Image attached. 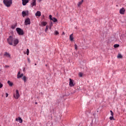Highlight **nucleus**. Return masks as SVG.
I'll return each mask as SVG.
<instances>
[{"mask_svg": "<svg viewBox=\"0 0 126 126\" xmlns=\"http://www.w3.org/2000/svg\"><path fill=\"white\" fill-rule=\"evenodd\" d=\"M63 34L64 35V32H63L62 35Z\"/></svg>", "mask_w": 126, "mask_h": 126, "instance_id": "obj_39", "label": "nucleus"}, {"mask_svg": "<svg viewBox=\"0 0 126 126\" xmlns=\"http://www.w3.org/2000/svg\"><path fill=\"white\" fill-rule=\"evenodd\" d=\"M75 50H77V45L75 44Z\"/></svg>", "mask_w": 126, "mask_h": 126, "instance_id": "obj_31", "label": "nucleus"}, {"mask_svg": "<svg viewBox=\"0 0 126 126\" xmlns=\"http://www.w3.org/2000/svg\"><path fill=\"white\" fill-rule=\"evenodd\" d=\"M7 83L9 85V86H12V85H13V83L10 82V81H8Z\"/></svg>", "mask_w": 126, "mask_h": 126, "instance_id": "obj_18", "label": "nucleus"}, {"mask_svg": "<svg viewBox=\"0 0 126 126\" xmlns=\"http://www.w3.org/2000/svg\"><path fill=\"white\" fill-rule=\"evenodd\" d=\"M76 83L75 82L73 79H70L69 80V85L70 87H73L74 85H75Z\"/></svg>", "mask_w": 126, "mask_h": 126, "instance_id": "obj_4", "label": "nucleus"}, {"mask_svg": "<svg viewBox=\"0 0 126 126\" xmlns=\"http://www.w3.org/2000/svg\"><path fill=\"white\" fill-rule=\"evenodd\" d=\"M3 85L1 83H0V88H2Z\"/></svg>", "mask_w": 126, "mask_h": 126, "instance_id": "obj_28", "label": "nucleus"}, {"mask_svg": "<svg viewBox=\"0 0 126 126\" xmlns=\"http://www.w3.org/2000/svg\"><path fill=\"white\" fill-rule=\"evenodd\" d=\"M2 97H3V94L2 95Z\"/></svg>", "mask_w": 126, "mask_h": 126, "instance_id": "obj_41", "label": "nucleus"}, {"mask_svg": "<svg viewBox=\"0 0 126 126\" xmlns=\"http://www.w3.org/2000/svg\"><path fill=\"white\" fill-rule=\"evenodd\" d=\"M83 2V0H82L81 1H79L78 4L77 5L79 7V6H81V4H82V3Z\"/></svg>", "mask_w": 126, "mask_h": 126, "instance_id": "obj_17", "label": "nucleus"}, {"mask_svg": "<svg viewBox=\"0 0 126 126\" xmlns=\"http://www.w3.org/2000/svg\"><path fill=\"white\" fill-rule=\"evenodd\" d=\"M110 113H111V117H110V120L112 121V120H115L114 119V112L112 110H110Z\"/></svg>", "mask_w": 126, "mask_h": 126, "instance_id": "obj_12", "label": "nucleus"}, {"mask_svg": "<svg viewBox=\"0 0 126 126\" xmlns=\"http://www.w3.org/2000/svg\"><path fill=\"white\" fill-rule=\"evenodd\" d=\"M4 56L5 57H6L7 58H10V57H11L10 54H9V53H7V52H5L4 54Z\"/></svg>", "mask_w": 126, "mask_h": 126, "instance_id": "obj_13", "label": "nucleus"}, {"mask_svg": "<svg viewBox=\"0 0 126 126\" xmlns=\"http://www.w3.org/2000/svg\"><path fill=\"white\" fill-rule=\"evenodd\" d=\"M41 25L43 26H46L47 25V22H41Z\"/></svg>", "mask_w": 126, "mask_h": 126, "instance_id": "obj_20", "label": "nucleus"}, {"mask_svg": "<svg viewBox=\"0 0 126 126\" xmlns=\"http://www.w3.org/2000/svg\"><path fill=\"white\" fill-rule=\"evenodd\" d=\"M16 31L19 35H24V32L23 30H21L20 28H16Z\"/></svg>", "mask_w": 126, "mask_h": 126, "instance_id": "obj_3", "label": "nucleus"}, {"mask_svg": "<svg viewBox=\"0 0 126 126\" xmlns=\"http://www.w3.org/2000/svg\"><path fill=\"white\" fill-rule=\"evenodd\" d=\"M30 19L29 18H28L26 19L25 21V25L27 26V25H30Z\"/></svg>", "mask_w": 126, "mask_h": 126, "instance_id": "obj_5", "label": "nucleus"}, {"mask_svg": "<svg viewBox=\"0 0 126 126\" xmlns=\"http://www.w3.org/2000/svg\"><path fill=\"white\" fill-rule=\"evenodd\" d=\"M14 41V38H13V36L10 35L9 36V37L7 39V42L9 45L10 46H12L13 45V42Z\"/></svg>", "mask_w": 126, "mask_h": 126, "instance_id": "obj_1", "label": "nucleus"}, {"mask_svg": "<svg viewBox=\"0 0 126 126\" xmlns=\"http://www.w3.org/2000/svg\"><path fill=\"white\" fill-rule=\"evenodd\" d=\"M36 0H32V2L31 3L32 7H33V6H36Z\"/></svg>", "mask_w": 126, "mask_h": 126, "instance_id": "obj_10", "label": "nucleus"}, {"mask_svg": "<svg viewBox=\"0 0 126 126\" xmlns=\"http://www.w3.org/2000/svg\"><path fill=\"white\" fill-rule=\"evenodd\" d=\"M23 76V74H21L20 72H18L17 78H21Z\"/></svg>", "mask_w": 126, "mask_h": 126, "instance_id": "obj_14", "label": "nucleus"}, {"mask_svg": "<svg viewBox=\"0 0 126 126\" xmlns=\"http://www.w3.org/2000/svg\"><path fill=\"white\" fill-rule=\"evenodd\" d=\"M36 16H41V12L37 11L35 13Z\"/></svg>", "mask_w": 126, "mask_h": 126, "instance_id": "obj_15", "label": "nucleus"}, {"mask_svg": "<svg viewBox=\"0 0 126 126\" xmlns=\"http://www.w3.org/2000/svg\"><path fill=\"white\" fill-rule=\"evenodd\" d=\"M18 121L20 124H22V119H21V118L19 117Z\"/></svg>", "mask_w": 126, "mask_h": 126, "instance_id": "obj_22", "label": "nucleus"}, {"mask_svg": "<svg viewBox=\"0 0 126 126\" xmlns=\"http://www.w3.org/2000/svg\"><path fill=\"white\" fill-rule=\"evenodd\" d=\"M17 26V24H14L12 25L11 28L12 29H15L16 28V27Z\"/></svg>", "mask_w": 126, "mask_h": 126, "instance_id": "obj_16", "label": "nucleus"}, {"mask_svg": "<svg viewBox=\"0 0 126 126\" xmlns=\"http://www.w3.org/2000/svg\"><path fill=\"white\" fill-rule=\"evenodd\" d=\"M22 16L23 17H25L27 15H28L29 14V11H23L22 12Z\"/></svg>", "mask_w": 126, "mask_h": 126, "instance_id": "obj_6", "label": "nucleus"}, {"mask_svg": "<svg viewBox=\"0 0 126 126\" xmlns=\"http://www.w3.org/2000/svg\"><path fill=\"white\" fill-rule=\"evenodd\" d=\"M23 79H26V76L23 77Z\"/></svg>", "mask_w": 126, "mask_h": 126, "instance_id": "obj_35", "label": "nucleus"}, {"mask_svg": "<svg viewBox=\"0 0 126 126\" xmlns=\"http://www.w3.org/2000/svg\"><path fill=\"white\" fill-rule=\"evenodd\" d=\"M52 25H53L52 23H51V26H50V29H51V28L52 27Z\"/></svg>", "mask_w": 126, "mask_h": 126, "instance_id": "obj_36", "label": "nucleus"}, {"mask_svg": "<svg viewBox=\"0 0 126 126\" xmlns=\"http://www.w3.org/2000/svg\"><path fill=\"white\" fill-rule=\"evenodd\" d=\"M6 97H8V94L6 93Z\"/></svg>", "mask_w": 126, "mask_h": 126, "instance_id": "obj_32", "label": "nucleus"}, {"mask_svg": "<svg viewBox=\"0 0 126 126\" xmlns=\"http://www.w3.org/2000/svg\"><path fill=\"white\" fill-rule=\"evenodd\" d=\"M16 121H17V118L16 119Z\"/></svg>", "mask_w": 126, "mask_h": 126, "instance_id": "obj_42", "label": "nucleus"}, {"mask_svg": "<svg viewBox=\"0 0 126 126\" xmlns=\"http://www.w3.org/2000/svg\"><path fill=\"white\" fill-rule=\"evenodd\" d=\"M126 11V10L125 9V8L123 7L121 9H120V14H125V12Z\"/></svg>", "mask_w": 126, "mask_h": 126, "instance_id": "obj_9", "label": "nucleus"}, {"mask_svg": "<svg viewBox=\"0 0 126 126\" xmlns=\"http://www.w3.org/2000/svg\"><path fill=\"white\" fill-rule=\"evenodd\" d=\"M73 34H71V35H70L69 36V39L70 41H73V36H72Z\"/></svg>", "mask_w": 126, "mask_h": 126, "instance_id": "obj_19", "label": "nucleus"}, {"mask_svg": "<svg viewBox=\"0 0 126 126\" xmlns=\"http://www.w3.org/2000/svg\"><path fill=\"white\" fill-rule=\"evenodd\" d=\"M29 0H22L23 5H26L29 2Z\"/></svg>", "mask_w": 126, "mask_h": 126, "instance_id": "obj_8", "label": "nucleus"}, {"mask_svg": "<svg viewBox=\"0 0 126 126\" xmlns=\"http://www.w3.org/2000/svg\"><path fill=\"white\" fill-rule=\"evenodd\" d=\"M24 82H26L27 80L26 79H24Z\"/></svg>", "mask_w": 126, "mask_h": 126, "instance_id": "obj_37", "label": "nucleus"}, {"mask_svg": "<svg viewBox=\"0 0 126 126\" xmlns=\"http://www.w3.org/2000/svg\"><path fill=\"white\" fill-rule=\"evenodd\" d=\"M35 105H37L38 104V102H35Z\"/></svg>", "mask_w": 126, "mask_h": 126, "instance_id": "obj_38", "label": "nucleus"}, {"mask_svg": "<svg viewBox=\"0 0 126 126\" xmlns=\"http://www.w3.org/2000/svg\"><path fill=\"white\" fill-rule=\"evenodd\" d=\"M49 18H50V20H53V18H52V15H49Z\"/></svg>", "mask_w": 126, "mask_h": 126, "instance_id": "obj_30", "label": "nucleus"}, {"mask_svg": "<svg viewBox=\"0 0 126 126\" xmlns=\"http://www.w3.org/2000/svg\"><path fill=\"white\" fill-rule=\"evenodd\" d=\"M15 99H18L19 98L20 95H19V92H18V90H16V96L15 95H14Z\"/></svg>", "mask_w": 126, "mask_h": 126, "instance_id": "obj_7", "label": "nucleus"}, {"mask_svg": "<svg viewBox=\"0 0 126 126\" xmlns=\"http://www.w3.org/2000/svg\"><path fill=\"white\" fill-rule=\"evenodd\" d=\"M54 33H54L55 35H59V32L57 31H55Z\"/></svg>", "mask_w": 126, "mask_h": 126, "instance_id": "obj_25", "label": "nucleus"}, {"mask_svg": "<svg viewBox=\"0 0 126 126\" xmlns=\"http://www.w3.org/2000/svg\"><path fill=\"white\" fill-rule=\"evenodd\" d=\"M5 67H6V68L9 67V66L7 65H6L5 66Z\"/></svg>", "mask_w": 126, "mask_h": 126, "instance_id": "obj_33", "label": "nucleus"}, {"mask_svg": "<svg viewBox=\"0 0 126 126\" xmlns=\"http://www.w3.org/2000/svg\"><path fill=\"white\" fill-rule=\"evenodd\" d=\"M3 2L7 7H9L12 4V0H3Z\"/></svg>", "mask_w": 126, "mask_h": 126, "instance_id": "obj_2", "label": "nucleus"}, {"mask_svg": "<svg viewBox=\"0 0 126 126\" xmlns=\"http://www.w3.org/2000/svg\"><path fill=\"white\" fill-rule=\"evenodd\" d=\"M119 47H120V45H119V44H115L114 45V48H119Z\"/></svg>", "mask_w": 126, "mask_h": 126, "instance_id": "obj_24", "label": "nucleus"}, {"mask_svg": "<svg viewBox=\"0 0 126 126\" xmlns=\"http://www.w3.org/2000/svg\"><path fill=\"white\" fill-rule=\"evenodd\" d=\"M52 20V21H53V22H57V21H58V20L56 18H52V20Z\"/></svg>", "mask_w": 126, "mask_h": 126, "instance_id": "obj_21", "label": "nucleus"}, {"mask_svg": "<svg viewBox=\"0 0 126 126\" xmlns=\"http://www.w3.org/2000/svg\"><path fill=\"white\" fill-rule=\"evenodd\" d=\"M76 29H77V27L76 28Z\"/></svg>", "mask_w": 126, "mask_h": 126, "instance_id": "obj_43", "label": "nucleus"}, {"mask_svg": "<svg viewBox=\"0 0 126 126\" xmlns=\"http://www.w3.org/2000/svg\"><path fill=\"white\" fill-rule=\"evenodd\" d=\"M27 55L28 56L29 55V49H27Z\"/></svg>", "mask_w": 126, "mask_h": 126, "instance_id": "obj_27", "label": "nucleus"}, {"mask_svg": "<svg viewBox=\"0 0 126 126\" xmlns=\"http://www.w3.org/2000/svg\"><path fill=\"white\" fill-rule=\"evenodd\" d=\"M83 75V74L82 73H79V76H80V77H82Z\"/></svg>", "mask_w": 126, "mask_h": 126, "instance_id": "obj_26", "label": "nucleus"}, {"mask_svg": "<svg viewBox=\"0 0 126 126\" xmlns=\"http://www.w3.org/2000/svg\"><path fill=\"white\" fill-rule=\"evenodd\" d=\"M34 65H37V63H35V64H34Z\"/></svg>", "mask_w": 126, "mask_h": 126, "instance_id": "obj_40", "label": "nucleus"}, {"mask_svg": "<svg viewBox=\"0 0 126 126\" xmlns=\"http://www.w3.org/2000/svg\"><path fill=\"white\" fill-rule=\"evenodd\" d=\"M38 2H41V1H42V0H37Z\"/></svg>", "mask_w": 126, "mask_h": 126, "instance_id": "obj_34", "label": "nucleus"}, {"mask_svg": "<svg viewBox=\"0 0 126 126\" xmlns=\"http://www.w3.org/2000/svg\"><path fill=\"white\" fill-rule=\"evenodd\" d=\"M13 43H14V46H16V45L19 43V41L17 39L14 38V41Z\"/></svg>", "mask_w": 126, "mask_h": 126, "instance_id": "obj_11", "label": "nucleus"}, {"mask_svg": "<svg viewBox=\"0 0 126 126\" xmlns=\"http://www.w3.org/2000/svg\"><path fill=\"white\" fill-rule=\"evenodd\" d=\"M117 58L118 59H122V58H123V56L121 55V54H118Z\"/></svg>", "mask_w": 126, "mask_h": 126, "instance_id": "obj_23", "label": "nucleus"}, {"mask_svg": "<svg viewBox=\"0 0 126 126\" xmlns=\"http://www.w3.org/2000/svg\"><path fill=\"white\" fill-rule=\"evenodd\" d=\"M48 26H46V29H45V32H47L48 31Z\"/></svg>", "mask_w": 126, "mask_h": 126, "instance_id": "obj_29", "label": "nucleus"}]
</instances>
